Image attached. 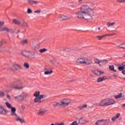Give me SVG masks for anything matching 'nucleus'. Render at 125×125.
<instances>
[{
	"mask_svg": "<svg viewBox=\"0 0 125 125\" xmlns=\"http://www.w3.org/2000/svg\"><path fill=\"white\" fill-rule=\"evenodd\" d=\"M76 15L79 19H84L87 21L92 20V17L94 16V8L90 7L88 5H82L79 8Z\"/></svg>",
	"mask_w": 125,
	"mask_h": 125,
	"instance_id": "nucleus-1",
	"label": "nucleus"
},
{
	"mask_svg": "<svg viewBox=\"0 0 125 125\" xmlns=\"http://www.w3.org/2000/svg\"><path fill=\"white\" fill-rule=\"evenodd\" d=\"M76 63H77V64L91 65L93 63V62L92 61V60H91V59L82 57L77 59L76 60Z\"/></svg>",
	"mask_w": 125,
	"mask_h": 125,
	"instance_id": "nucleus-2",
	"label": "nucleus"
},
{
	"mask_svg": "<svg viewBox=\"0 0 125 125\" xmlns=\"http://www.w3.org/2000/svg\"><path fill=\"white\" fill-rule=\"evenodd\" d=\"M116 103V101L112 99H105L102 100L99 104V106L101 107H105L106 106H110L113 105Z\"/></svg>",
	"mask_w": 125,
	"mask_h": 125,
	"instance_id": "nucleus-3",
	"label": "nucleus"
},
{
	"mask_svg": "<svg viewBox=\"0 0 125 125\" xmlns=\"http://www.w3.org/2000/svg\"><path fill=\"white\" fill-rule=\"evenodd\" d=\"M13 84L15 86H13V87L15 89H23L24 88L23 82L20 79H16L13 82Z\"/></svg>",
	"mask_w": 125,
	"mask_h": 125,
	"instance_id": "nucleus-4",
	"label": "nucleus"
},
{
	"mask_svg": "<svg viewBox=\"0 0 125 125\" xmlns=\"http://www.w3.org/2000/svg\"><path fill=\"white\" fill-rule=\"evenodd\" d=\"M21 53L23 56H24V57H26L27 58H30L31 59L35 58V54L30 52L22 51Z\"/></svg>",
	"mask_w": 125,
	"mask_h": 125,
	"instance_id": "nucleus-5",
	"label": "nucleus"
},
{
	"mask_svg": "<svg viewBox=\"0 0 125 125\" xmlns=\"http://www.w3.org/2000/svg\"><path fill=\"white\" fill-rule=\"evenodd\" d=\"M71 100L69 99H64L60 104V106H62V107H66V106H69V105L71 104Z\"/></svg>",
	"mask_w": 125,
	"mask_h": 125,
	"instance_id": "nucleus-6",
	"label": "nucleus"
},
{
	"mask_svg": "<svg viewBox=\"0 0 125 125\" xmlns=\"http://www.w3.org/2000/svg\"><path fill=\"white\" fill-rule=\"evenodd\" d=\"M11 69L12 71H19L22 70V66L19 64H14L12 65Z\"/></svg>",
	"mask_w": 125,
	"mask_h": 125,
	"instance_id": "nucleus-7",
	"label": "nucleus"
},
{
	"mask_svg": "<svg viewBox=\"0 0 125 125\" xmlns=\"http://www.w3.org/2000/svg\"><path fill=\"white\" fill-rule=\"evenodd\" d=\"M44 97H46L45 95H39V97L38 98H35L34 102L35 103H42V102H43V101H42V98H43Z\"/></svg>",
	"mask_w": 125,
	"mask_h": 125,
	"instance_id": "nucleus-8",
	"label": "nucleus"
},
{
	"mask_svg": "<svg viewBox=\"0 0 125 125\" xmlns=\"http://www.w3.org/2000/svg\"><path fill=\"white\" fill-rule=\"evenodd\" d=\"M7 113H8V111L4 109L3 106L0 105V114L1 115H6Z\"/></svg>",
	"mask_w": 125,
	"mask_h": 125,
	"instance_id": "nucleus-9",
	"label": "nucleus"
},
{
	"mask_svg": "<svg viewBox=\"0 0 125 125\" xmlns=\"http://www.w3.org/2000/svg\"><path fill=\"white\" fill-rule=\"evenodd\" d=\"M10 109L12 112L11 114V116H15V117H18L17 114L15 113V112H16V108L12 107Z\"/></svg>",
	"mask_w": 125,
	"mask_h": 125,
	"instance_id": "nucleus-10",
	"label": "nucleus"
},
{
	"mask_svg": "<svg viewBox=\"0 0 125 125\" xmlns=\"http://www.w3.org/2000/svg\"><path fill=\"white\" fill-rule=\"evenodd\" d=\"M15 99H17L18 101H23L24 100V97L22 95L15 96L14 97Z\"/></svg>",
	"mask_w": 125,
	"mask_h": 125,
	"instance_id": "nucleus-11",
	"label": "nucleus"
},
{
	"mask_svg": "<svg viewBox=\"0 0 125 125\" xmlns=\"http://www.w3.org/2000/svg\"><path fill=\"white\" fill-rule=\"evenodd\" d=\"M107 63H108V60H101L100 66L102 67V66H103V65H106V64H107Z\"/></svg>",
	"mask_w": 125,
	"mask_h": 125,
	"instance_id": "nucleus-12",
	"label": "nucleus"
},
{
	"mask_svg": "<svg viewBox=\"0 0 125 125\" xmlns=\"http://www.w3.org/2000/svg\"><path fill=\"white\" fill-rule=\"evenodd\" d=\"M120 116H121V114L117 113L115 116L112 118L111 121H113V122H115V121H117V119L120 118Z\"/></svg>",
	"mask_w": 125,
	"mask_h": 125,
	"instance_id": "nucleus-13",
	"label": "nucleus"
},
{
	"mask_svg": "<svg viewBox=\"0 0 125 125\" xmlns=\"http://www.w3.org/2000/svg\"><path fill=\"white\" fill-rule=\"evenodd\" d=\"M103 123L104 125H109V124L111 123V121H110V119H103Z\"/></svg>",
	"mask_w": 125,
	"mask_h": 125,
	"instance_id": "nucleus-14",
	"label": "nucleus"
},
{
	"mask_svg": "<svg viewBox=\"0 0 125 125\" xmlns=\"http://www.w3.org/2000/svg\"><path fill=\"white\" fill-rule=\"evenodd\" d=\"M94 73L96 76H101L102 74H104V72L99 70H95Z\"/></svg>",
	"mask_w": 125,
	"mask_h": 125,
	"instance_id": "nucleus-15",
	"label": "nucleus"
},
{
	"mask_svg": "<svg viewBox=\"0 0 125 125\" xmlns=\"http://www.w3.org/2000/svg\"><path fill=\"white\" fill-rule=\"evenodd\" d=\"M0 32H10V29H9V28L5 26L4 27H2V29H1V31H0Z\"/></svg>",
	"mask_w": 125,
	"mask_h": 125,
	"instance_id": "nucleus-16",
	"label": "nucleus"
},
{
	"mask_svg": "<svg viewBox=\"0 0 125 125\" xmlns=\"http://www.w3.org/2000/svg\"><path fill=\"white\" fill-rule=\"evenodd\" d=\"M28 2L29 4H38L39 3V1H33L31 0H28Z\"/></svg>",
	"mask_w": 125,
	"mask_h": 125,
	"instance_id": "nucleus-17",
	"label": "nucleus"
},
{
	"mask_svg": "<svg viewBox=\"0 0 125 125\" xmlns=\"http://www.w3.org/2000/svg\"><path fill=\"white\" fill-rule=\"evenodd\" d=\"M45 113V111H44V109H40L38 112V115H39V116H42V115H44Z\"/></svg>",
	"mask_w": 125,
	"mask_h": 125,
	"instance_id": "nucleus-18",
	"label": "nucleus"
},
{
	"mask_svg": "<svg viewBox=\"0 0 125 125\" xmlns=\"http://www.w3.org/2000/svg\"><path fill=\"white\" fill-rule=\"evenodd\" d=\"M105 80H106V77L104 76L102 78H99L98 80H97V83H101V82H103V81H105Z\"/></svg>",
	"mask_w": 125,
	"mask_h": 125,
	"instance_id": "nucleus-19",
	"label": "nucleus"
},
{
	"mask_svg": "<svg viewBox=\"0 0 125 125\" xmlns=\"http://www.w3.org/2000/svg\"><path fill=\"white\" fill-rule=\"evenodd\" d=\"M41 93V92L39 91H36L34 95L33 96H34L35 97H36V98H38V97L40 96V94Z\"/></svg>",
	"mask_w": 125,
	"mask_h": 125,
	"instance_id": "nucleus-20",
	"label": "nucleus"
},
{
	"mask_svg": "<svg viewBox=\"0 0 125 125\" xmlns=\"http://www.w3.org/2000/svg\"><path fill=\"white\" fill-rule=\"evenodd\" d=\"M69 18L68 17L66 16H61V20L62 21H64V20H68V19H69Z\"/></svg>",
	"mask_w": 125,
	"mask_h": 125,
	"instance_id": "nucleus-21",
	"label": "nucleus"
},
{
	"mask_svg": "<svg viewBox=\"0 0 125 125\" xmlns=\"http://www.w3.org/2000/svg\"><path fill=\"white\" fill-rule=\"evenodd\" d=\"M95 125H104L103 124V120H98L95 124Z\"/></svg>",
	"mask_w": 125,
	"mask_h": 125,
	"instance_id": "nucleus-22",
	"label": "nucleus"
},
{
	"mask_svg": "<svg viewBox=\"0 0 125 125\" xmlns=\"http://www.w3.org/2000/svg\"><path fill=\"white\" fill-rule=\"evenodd\" d=\"M107 27H111L112 26H115L116 25V22H108L106 24Z\"/></svg>",
	"mask_w": 125,
	"mask_h": 125,
	"instance_id": "nucleus-23",
	"label": "nucleus"
},
{
	"mask_svg": "<svg viewBox=\"0 0 125 125\" xmlns=\"http://www.w3.org/2000/svg\"><path fill=\"white\" fill-rule=\"evenodd\" d=\"M13 23L16 24V25H20V24H21V21L17 20H13Z\"/></svg>",
	"mask_w": 125,
	"mask_h": 125,
	"instance_id": "nucleus-24",
	"label": "nucleus"
},
{
	"mask_svg": "<svg viewBox=\"0 0 125 125\" xmlns=\"http://www.w3.org/2000/svg\"><path fill=\"white\" fill-rule=\"evenodd\" d=\"M94 62L95 64H98V65H99V66H100L101 60H99V59H95L94 60Z\"/></svg>",
	"mask_w": 125,
	"mask_h": 125,
	"instance_id": "nucleus-25",
	"label": "nucleus"
},
{
	"mask_svg": "<svg viewBox=\"0 0 125 125\" xmlns=\"http://www.w3.org/2000/svg\"><path fill=\"white\" fill-rule=\"evenodd\" d=\"M16 121H19L20 123H21V124L25 123V120H24L23 119H21V118H20V117L17 118L16 119Z\"/></svg>",
	"mask_w": 125,
	"mask_h": 125,
	"instance_id": "nucleus-26",
	"label": "nucleus"
},
{
	"mask_svg": "<svg viewBox=\"0 0 125 125\" xmlns=\"http://www.w3.org/2000/svg\"><path fill=\"white\" fill-rule=\"evenodd\" d=\"M79 123L80 124H81V125H83V124H85V123H86V121L83 120V119L81 118L79 119Z\"/></svg>",
	"mask_w": 125,
	"mask_h": 125,
	"instance_id": "nucleus-27",
	"label": "nucleus"
},
{
	"mask_svg": "<svg viewBox=\"0 0 125 125\" xmlns=\"http://www.w3.org/2000/svg\"><path fill=\"white\" fill-rule=\"evenodd\" d=\"M118 48H123V49H125V43L123 44H121L118 46Z\"/></svg>",
	"mask_w": 125,
	"mask_h": 125,
	"instance_id": "nucleus-28",
	"label": "nucleus"
},
{
	"mask_svg": "<svg viewBox=\"0 0 125 125\" xmlns=\"http://www.w3.org/2000/svg\"><path fill=\"white\" fill-rule=\"evenodd\" d=\"M86 107H87V105L84 104V105H83L82 106H79L78 108L80 110H83V109H84V108H86Z\"/></svg>",
	"mask_w": 125,
	"mask_h": 125,
	"instance_id": "nucleus-29",
	"label": "nucleus"
},
{
	"mask_svg": "<svg viewBox=\"0 0 125 125\" xmlns=\"http://www.w3.org/2000/svg\"><path fill=\"white\" fill-rule=\"evenodd\" d=\"M122 95H123V94L120 93L119 95L115 96L114 97L115 99H119L122 98Z\"/></svg>",
	"mask_w": 125,
	"mask_h": 125,
	"instance_id": "nucleus-30",
	"label": "nucleus"
},
{
	"mask_svg": "<svg viewBox=\"0 0 125 125\" xmlns=\"http://www.w3.org/2000/svg\"><path fill=\"white\" fill-rule=\"evenodd\" d=\"M5 105H6V107L7 108H8V109H10L12 107V106H11V104H9V103H8V102H6Z\"/></svg>",
	"mask_w": 125,
	"mask_h": 125,
	"instance_id": "nucleus-31",
	"label": "nucleus"
},
{
	"mask_svg": "<svg viewBox=\"0 0 125 125\" xmlns=\"http://www.w3.org/2000/svg\"><path fill=\"white\" fill-rule=\"evenodd\" d=\"M116 34L115 33H112V34H105L104 35V37H111L112 36H115Z\"/></svg>",
	"mask_w": 125,
	"mask_h": 125,
	"instance_id": "nucleus-32",
	"label": "nucleus"
},
{
	"mask_svg": "<svg viewBox=\"0 0 125 125\" xmlns=\"http://www.w3.org/2000/svg\"><path fill=\"white\" fill-rule=\"evenodd\" d=\"M53 73V71L52 70H51L50 71H45L44 72V75H51Z\"/></svg>",
	"mask_w": 125,
	"mask_h": 125,
	"instance_id": "nucleus-33",
	"label": "nucleus"
},
{
	"mask_svg": "<svg viewBox=\"0 0 125 125\" xmlns=\"http://www.w3.org/2000/svg\"><path fill=\"white\" fill-rule=\"evenodd\" d=\"M59 105L60 106V104L58 102L54 103V104H53V107L54 108L57 107V106H59Z\"/></svg>",
	"mask_w": 125,
	"mask_h": 125,
	"instance_id": "nucleus-34",
	"label": "nucleus"
},
{
	"mask_svg": "<svg viewBox=\"0 0 125 125\" xmlns=\"http://www.w3.org/2000/svg\"><path fill=\"white\" fill-rule=\"evenodd\" d=\"M3 25H4V22L3 21H0V31L1 30V29H2V26H3Z\"/></svg>",
	"mask_w": 125,
	"mask_h": 125,
	"instance_id": "nucleus-35",
	"label": "nucleus"
},
{
	"mask_svg": "<svg viewBox=\"0 0 125 125\" xmlns=\"http://www.w3.org/2000/svg\"><path fill=\"white\" fill-rule=\"evenodd\" d=\"M23 66L25 68H26V69H29V68H30V66L28 65V63L24 62L23 64Z\"/></svg>",
	"mask_w": 125,
	"mask_h": 125,
	"instance_id": "nucleus-36",
	"label": "nucleus"
},
{
	"mask_svg": "<svg viewBox=\"0 0 125 125\" xmlns=\"http://www.w3.org/2000/svg\"><path fill=\"white\" fill-rule=\"evenodd\" d=\"M97 38H98V40H99V41H101V40H102V39H103V38H104V35L97 36Z\"/></svg>",
	"mask_w": 125,
	"mask_h": 125,
	"instance_id": "nucleus-37",
	"label": "nucleus"
},
{
	"mask_svg": "<svg viewBox=\"0 0 125 125\" xmlns=\"http://www.w3.org/2000/svg\"><path fill=\"white\" fill-rule=\"evenodd\" d=\"M39 51L40 53H43V52H45V51H46V49L43 48V49H40Z\"/></svg>",
	"mask_w": 125,
	"mask_h": 125,
	"instance_id": "nucleus-38",
	"label": "nucleus"
},
{
	"mask_svg": "<svg viewBox=\"0 0 125 125\" xmlns=\"http://www.w3.org/2000/svg\"><path fill=\"white\" fill-rule=\"evenodd\" d=\"M117 2H119V3H125V0H117Z\"/></svg>",
	"mask_w": 125,
	"mask_h": 125,
	"instance_id": "nucleus-39",
	"label": "nucleus"
},
{
	"mask_svg": "<svg viewBox=\"0 0 125 125\" xmlns=\"http://www.w3.org/2000/svg\"><path fill=\"white\" fill-rule=\"evenodd\" d=\"M4 92L0 91V97H3L4 96Z\"/></svg>",
	"mask_w": 125,
	"mask_h": 125,
	"instance_id": "nucleus-40",
	"label": "nucleus"
},
{
	"mask_svg": "<svg viewBox=\"0 0 125 125\" xmlns=\"http://www.w3.org/2000/svg\"><path fill=\"white\" fill-rule=\"evenodd\" d=\"M110 71H113L114 70V65H109V66Z\"/></svg>",
	"mask_w": 125,
	"mask_h": 125,
	"instance_id": "nucleus-41",
	"label": "nucleus"
},
{
	"mask_svg": "<svg viewBox=\"0 0 125 125\" xmlns=\"http://www.w3.org/2000/svg\"><path fill=\"white\" fill-rule=\"evenodd\" d=\"M124 69H125L124 67V65L122 66H119L118 67V69H119V71H123V70H124Z\"/></svg>",
	"mask_w": 125,
	"mask_h": 125,
	"instance_id": "nucleus-42",
	"label": "nucleus"
},
{
	"mask_svg": "<svg viewBox=\"0 0 125 125\" xmlns=\"http://www.w3.org/2000/svg\"><path fill=\"white\" fill-rule=\"evenodd\" d=\"M22 25L24 27H28V23L26 22H23Z\"/></svg>",
	"mask_w": 125,
	"mask_h": 125,
	"instance_id": "nucleus-43",
	"label": "nucleus"
},
{
	"mask_svg": "<svg viewBox=\"0 0 125 125\" xmlns=\"http://www.w3.org/2000/svg\"><path fill=\"white\" fill-rule=\"evenodd\" d=\"M32 12H33L32 11V10H31V9H27V13H28V14H31V13H32Z\"/></svg>",
	"mask_w": 125,
	"mask_h": 125,
	"instance_id": "nucleus-44",
	"label": "nucleus"
},
{
	"mask_svg": "<svg viewBox=\"0 0 125 125\" xmlns=\"http://www.w3.org/2000/svg\"><path fill=\"white\" fill-rule=\"evenodd\" d=\"M28 41L27 40H23L22 41V43H27Z\"/></svg>",
	"mask_w": 125,
	"mask_h": 125,
	"instance_id": "nucleus-45",
	"label": "nucleus"
},
{
	"mask_svg": "<svg viewBox=\"0 0 125 125\" xmlns=\"http://www.w3.org/2000/svg\"><path fill=\"white\" fill-rule=\"evenodd\" d=\"M64 123H62L61 124H59L58 123H56L55 125H64Z\"/></svg>",
	"mask_w": 125,
	"mask_h": 125,
	"instance_id": "nucleus-46",
	"label": "nucleus"
},
{
	"mask_svg": "<svg viewBox=\"0 0 125 125\" xmlns=\"http://www.w3.org/2000/svg\"><path fill=\"white\" fill-rule=\"evenodd\" d=\"M35 13H41V10H38L37 11H35Z\"/></svg>",
	"mask_w": 125,
	"mask_h": 125,
	"instance_id": "nucleus-47",
	"label": "nucleus"
},
{
	"mask_svg": "<svg viewBox=\"0 0 125 125\" xmlns=\"http://www.w3.org/2000/svg\"><path fill=\"white\" fill-rule=\"evenodd\" d=\"M3 44V42H0V46H2V45Z\"/></svg>",
	"mask_w": 125,
	"mask_h": 125,
	"instance_id": "nucleus-48",
	"label": "nucleus"
},
{
	"mask_svg": "<svg viewBox=\"0 0 125 125\" xmlns=\"http://www.w3.org/2000/svg\"><path fill=\"white\" fill-rule=\"evenodd\" d=\"M7 98H8V99H10V96H9L8 94H7Z\"/></svg>",
	"mask_w": 125,
	"mask_h": 125,
	"instance_id": "nucleus-49",
	"label": "nucleus"
},
{
	"mask_svg": "<svg viewBox=\"0 0 125 125\" xmlns=\"http://www.w3.org/2000/svg\"><path fill=\"white\" fill-rule=\"evenodd\" d=\"M122 74H123V75H125V70L122 71Z\"/></svg>",
	"mask_w": 125,
	"mask_h": 125,
	"instance_id": "nucleus-50",
	"label": "nucleus"
},
{
	"mask_svg": "<svg viewBox=\"0 0 125 125\" xmlns=\"http://www.w3.org/2000/svg\"><path fill=\"white\" fill-rule=\"evenodd\" d=\"M82 1L83 0H79V2H80V3H82Z\"/></svg>",
	"mask_w": 125,
	"mask_h": 125,
	"instance_id": "nucleus-51",
	"label": "nucleus"
},
{
	"mask_svg": "<svg viewBox=\"0 0 125 125\" xmlns=\"http://www.w3.org/2000/svg\"><path fill=\"white\" fill-rule=\"evenodd\" d=\"M112 71H113V72H117V70H115L114 69H113V70H112Z\"/></svg>",
	"mask_w": 125,
	"mask_h": 125,
	"instance_id": "nucleus-52",
	"label": "nucleus"
},
{
	"mask_svg": "<svg viewBox=\"0 0 125 125\" xmlns=\"http://www.w3.org/2000/svg\"><path fill=\"white\" fill-rule=\"evenodd\" d=\"M123 67H124V69H125V64L123 65Z\"/></svg>",
	"mask_w": 125,
	"mask_h": 125,
	"instance_id": "nucleus-53",
	"label": "nucleus"
},
{
	"mask_svg": "<svg viewBox=\"0 0 125 125\" xmlns=\"http://www.w3.org/2000/svg\"><path fill=\"white\" fill-rule=\"evenodd\" d=\"M101 28L100 27L98 28V30H100Z\"/></svg>",
	"mask_w": 125,
	"mask_h": 125,
	"instance_id": "nucleus-54",
	"label": "nucleus"
},
{
	"mask_svg": "<svg viewBox=\"0 0 125 125\" xmlns=\"http://www.w3.org/2000/svg\"><path fill=\"white\" fill-rule=\"evenodd\" d=\"M123 80H124V81H125V78H123Z\"/></svg>",
	"mask_w": 125,
	"mask_h": 125,
	"instance_id": "nucleus-55",
	"label": "nucleus"
},
{
	"mask_svg": "<svg viewBox=\"0 0 125 125\" xmlns=\"http://www.w3.org/2000/svg\"><path fill=\"white\" fill-rule=\"evenodd\" d=\"M44 70H47V68H44Z\"/></svg>",
	"mask_w": 125,
	"mask_h": 125,
	"instance_id": "nucleus-56",
	"label": "nucleus"
}]
</instances>
